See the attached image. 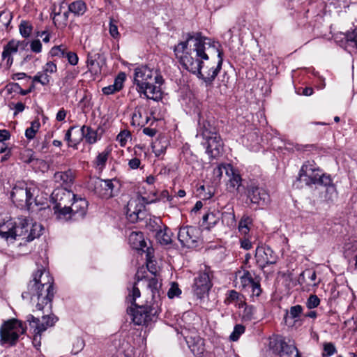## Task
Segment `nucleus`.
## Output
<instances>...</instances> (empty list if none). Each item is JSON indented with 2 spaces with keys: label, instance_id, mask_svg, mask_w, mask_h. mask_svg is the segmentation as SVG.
Instances as JSON below:
<instances>
[{
  "label": "nucleus",
  "instance_id": "49",
  "mask_svg": "<svg viewBox=\"0 0 357 357\" xmlns=\"http://www.w3.org/2000/svg\"><path fill=\"white\" fill-rule=\"evenodd\" d=\"M65 57L67 58L68 61L70 65L75 66L78 63V56L74 52H67Z\"/></svg>",
  "mask_w": 357,
  "mask_h": 357
},
{
  "label": "nucleus",
  "instance_id": "1",
  "mask_svg": "<svg viewBox=\"0 0 357 357\" xmlns=\"http://www.w3.org/2000/svg\"><path fill=\"white\" fill-rule=\"evenodd\" d=\"M220 47L200 33H188L186 40L174 47V52L186 70L197 75L206 86H211L222 68L223 53Z\"/></svg>",
  "mask_w": 357,
  "mask_h": 357
},
{
  "label": "nucleus",
  "instance_id": "22",
  "mask_svg": "<svg viewBox=\"0 0 357 357\" xmlns=\"http://www.w3.org/2000/svg\"><path fill=\"white\" fill-rule=\"evenodd\" d=\"M75 175L71 169L65 172H58L54 175V181L61 185H70L73 183Z\"/></svg>",
  "mask_w": 357,
  "mask_h": 357
},
{
  "label": "nucleus",
  "instance_id": "4",
  "mask_svg": "<svg viewBox=\"0 0 357 357\" xmlns=\"http://www.w3.org/2000/svg\"><path fill=\"white\" fill-rule=\"evenodd\" d=\"M42 230L40 224L26 218L19 219L18 222L8 219L0 222V236L8 243L17 239H22L24 243L32 241L41 235Z\"/></svg>",
  "mask_w": 357,
  "mask_h": 357
},
{
  "label": "nucleus",
  "instance_id": "17",
  "mask_svg": "<svg viewBox=\"0 0 357 357\" xmlns=\"http://www.w3.org/2000/svg\"><path fill=\"white\" fill-rule=\"evenodd\" d=\"M88 202L85 199H77L75 196V199H73L70 206L68 208V214L66 215V221L69 220H76L79 218H82L86 212Z\"/></svg>",
  "mask_w": 357,
  "mask_h": 357
},
{
  "label": "nucleus",
  "instance_id": "20",
  "mask_svg": "<svg viewBox=\"0 0 357 357\" xmlns=\"http://www.w3.org/2000/svg\"><path fill=\"white\" fill-rule=\"evenodd\" d=\"M220 215L219 211L207 212L202 217L201 226L207 230H211L218 223Z\"/></svg>",
  "mask_w": 357,
  "mask_h": 357
},
{
  "label": "nucleus",
  "instance_id": "24",
  "mask_svg": "<svg viewBox=\"0 0 357 357\" xmlns=\"http://www.w3.org/2000/svg\"><path fill=\"white\" fill-rule=\"evenodd\" d=\"M227 176L229 177V181L227 183L228 188L231 191L236 190V191L239 192L240 188L241 185L242 179H241L240 174H238L234 170L233 167H231V174H229V175H227Z\"/></svg>",
  "mask_w": 357,
  "mask_h": 357
},
{
  "label": "nucleus",
  "instance_id": "28",
  "mask_svg": "<svg viewBox=\"0 0 357 357\" xmlns=\"http://www.w3.org/2000/svg\"><path fill=\"white\" fill-rule=\"evenodd\" d=\"M81 132L89 144H94L98 140L97 132L93 130L91 127L83 126L81 128Z\"/></svg>",
  "mask_w": 357,
  "mask_h": 357
},
{
  "label": "nucleus",
  "instance_id": "23",
  "mask_svg": "<svg viewBox=\"0 0 357 357\" xmlns=\"http://www.w3.org/2000/svg\"><path fill=\"white\" fill-rule=\"evenodd\" d=\"M124 80L125 74H119L115 79L113 84L102 88V91L103 93L105 95H110L119 91L123 88Z\"/></svg>",
  "mask_w": 357,
  "mask_h": 357
},
{
  "label": "nucleus",
  "instance_id": "51",
  "mask_svg": "<svg viewBox=\"0 0 357 357\" xmlns=\"http://www.w3.org/2000/svg\"><path fill=\"white\" fill-rule=\"evenodd\" d=\"M32 52L35 53H40L42 50V43L39 40H33L30 45Z\"/></svg>",
  "mask_w": 357,
  "mask_h": 357
},
{
  "label": "nucleus",
  "instance_id": "27",
  "mask_svg": "<svg viewBox=\"0 0 357 357\" xmlns=\"http://www.w3.org/2000/svg\"><path fill=\"white\" fill-rule=\"evenodd\" d=\"M86 10V6L82 0L75 1L68 6V11L75 15H82Z\"/></svg>",
  "mask_w": 357,
  "mask_h": 357
},
{
  "label": "nucleus",
  "instance_id": "47",
  "mask_svg": "<svg viewBox=\"0 0 357 357\" xmlns=\"http://www.w3.org/2000/svg\"><path fill=\"white\" fill-rule=\"evenodd\" d=\"M336 352L335 345L331 342H327L324 344V356H331Z\"/></svg>",
  "mask_w": 357,
  "mask_h": 357
},
{
  "label": "nucleus",
  "instance_id": "64",
  "mask_svg": "<svg viewBox=\"0 0 357 357\" xmlns=\"http://www.w3.org/2000/svg\"><path fill=\"white\" fill-rule=\"evenodd\" d=\"M41 334L42 333L36 334V333H34L33 343L35 347H38V346L40 345Z\"/></svg>",
  "mask_w": 357,
  "mask_h": 357
},
{
  "label": "nucleus",
  "instance_id": "10",
  "mask_svg": "<svg viewBox=\"0 0 357 357\" xmlns=\"http://www.w3.org/2000/svg\"><path fill=\"white\" fill-rule=\"evenodd\" d=\"M234 283L235 287L241 290L246 291L250 288L252 296L258 297L261 294L259 281L255 280L247 270H241L236 273Z\"/></svg>",
  "mask_w": 357,
  "mask_h": 357
},
{
  "label": "nucleus",
  "instance_id": "63",
  "mask_svg": "<svg viewBox=\"0 0 357 357\" xmlns=\"http://www.w3.org/2000/svg\"><path fill=\"white\" fill-rule=\"evenodd\" d=\"M143 132L149 137H153L156 134V130L153 128H144L143 129Z\"/></svg>",
  "mask_w": 357,
  "mask_h": 357
},
{
  "label": "nucleus",
  "instance_id": "46",
  "mask_svg": "<svg viewBox=\"0 0 357 357\" xmlns=\"http://www.w3.org/2000/svg\"><path fill=\"white\" fill-rule=\"evenodd\" d=\"M181 294V290L179 289L178 285L173 282L171 287L169 288L167 296L169 298H173L176 296H178Z\"/></svg>",
  "mask_w": 357,
  "mask_h": 357
},
{
  "label": "nucleus",
  "instance_id": "35",
  "mask_svg": "<svg viewBox=\"0 0 357 357\" xmlns=\"http://www.w3.org/2000/svg\"><path fill=\"white\" fill-rule=\"evenodd\" d=\"M40 124L38 120H36L31 122V126L27 128L25 130V136L29 139H33L36 132L38 131L40 128Z\"/></svg>",
  "mask_w": 357,
  "mask_h": 357
},
{
  "label": "nucleus",
  "instance_id": "13",
  "mask_svg": "<svg viewBox=\"0 0 357 357\" xmlns=\"http://www.w3.org/2000/svg\"><path fill=\"white\" fill-rule=\"evenodd\" d=\"M255 257L261 269H264L268 265L276 264L278 259V255L268 246H258Z\"/></svg>",
  "mask_w": 357,
  "mask_h": 357
},
{
  "label": "nucleus",
  "instance_id": "30",
  "mask_svg": "<svg viewBox=\"0 0 357 357\" xmlns=\"http://www.w3.org/2000/svg\"><path fill=\"white\" fill-rule=\"evenodd\" d=\"M29 158L27 160H24V162L31 164L32 167L36 168L38 167L41 171H45L47 169V162L41 159L35 158L32 153V151H27Z\"/></svg>",
  "mask_w": 357,
  "mask_h": 357
},
{
  "label": "nucleus",
  "instance_id": "21",
  "mask_svg": "<svg viewBox=\"0 0 357 357\" xmlns=\"http://www.w3.org/2000/svg\"><path fill=\"white\" fill-rule=\"evenodd\" d=\"M128 241L135 250H143L146 246L144 235L140 231H132L128 236Z\"/></svg>",
  "mask_w": 357,
  "mask_h": 357
},
{
  "label": "nucleus",
  "instance_id": "34",
  "mask_svg": "<svg viewBox=\"0 0 357 357\" xmlns=\"http://www.w3.org/2000/svg\"><path fill=\"white\" fill-rule=\"evenodd\" d=\"M100 187L105 190L103 196L110 197L112 196L114 184L112 180H101L99 182Z\"/></svg>",
  "mask_w": 357,
  "mask_h": 357
},
{
  "label": "nucleus",
  "instance_id": "57",
  "mask_svg": "<svg viewBox=\"0 0 357 357\" xmlns=\"http://www.w3.org/2000/svg\"><path fill=\"white\" fill-rule=\"evenodd\" d=\"M142 118V113L139 109H135L132 116V122L133 125H140L143 122L140 121Z\"/></svg>",
  "mask_w": 357,
  "mask_h": 357
},
{
  "label": "nucleus",
  "instance_id": "15",
  "mask_svg": "<svg viewBox=\"0 0 357 357\" xmlns=\"http://www.w3.org/2000/svg\"><path fill=\"white\" fill-rule=\"evenodd\" d=\"M57 320V317L53 314L43 316L41 321L32 314L26 316V321L34 329V333L36 334L42 333L49 327L53 326Z\"/></svg>",
  "mask_w": 357,
  "mask_h": 357
},
{
  "label": "nucleus",
  "instance_id": "38",
  "mask_svg": "<svg viewBox=\"0 0 357 357\" xmlns=\"http://www.w3.org/2000/svg\"><path fill=\"white\" fill-rule=\"evenodd\" d=\"M12 20L11 13L8 11L0 13V29L7 28Z\"/></svg>",
  "mask_w": 357,
  "mask_h": 357
},
{
  "label": "nucleus",
  "instance_id": "50",
  "mask_svg": "<svg viewBox=\"0 0 357 357\" xmlns=\"http://www.w3.org/2000/svg\"><path fill=\"white\" fill-rule=\"evenodd\" d=\"M305 275H307L310 281L314 282L317 278L316 272L311 270H305L300 275V280H303Z\"/></svg>",
  "mask_w": 357,
  "mask_h": 357
},
{
  "label": "nucleus",
  "instance_id": "56",
  "mask_svg": "<svg viewBox=\"0 0 357 357\" xmlns=\"http://www.w3.org/2000/svg\"><path fill=\"white\" fill-rule=\"evenodd\" d=\"M40 75V84L43 86L47 85L50 82V76L44 70L38 72Z\"/></svg>",
  "mask_w": 357,
  "mask_h": 357
},
{
  "label": "nucleus",
  "instance_id": "6",
  "mask_svg": "<svg viewBox=\"0 0 357 357\" xmlns=\"http://www.w3.org/2000/svg\"><path fill=\"white\" fill-rule=\"evenodd\" d=\"M298 179L307 185L317 183L327 187V191H335L330 176L322 173L313 162H307L302 166Z\"/></svg>",
  "mask_w": 357,
  "mask_h": 357
},
{
  "label": "nucleus",
  "instance_id": "25",
  "mask_svg": "<svg viewBox=\"0 0 357 357\" xmlns=\"http://www.w3.org/2000/svg\"><path fill=\"white\" fill-rule=\"evenodd\" d=\"M231 167L232 166L229 164H219L217 165L213 170V182L216 183L220 182L224 172L227 176L231 174Z\"/></svg>",
  "mask_w": 357,
  "mask_h": 357
},
{
  "label": "nucleus",
  "instance_id": "48",
  "mask_svg": "<svg viewBox=\"0 0 357 357\" xmlns=\"http://www.w3.org/2000/svg\"><path fill=\"white\" fill-rule=\"evenodd\" d=\"M87 66L90 71L97 73L100 71L99 65L91 56H88Z\"/></svg>",
  "mask_w": 357,
  "mask_h": 357
},
{
  "label": "nucleus",
  "instance_id": "5",
  "mask_svg": "<svg viewBox=\"0 0 357 357\" xmlns=\"http://www.w3.org/2000/svg\"><path fill=\"white\" fill-rule=\"evenodd\" d=\"M162 82V76L157 71L146 66L135 70L134 83L137 85V91L148 99L159 100L162 98L160 85Z\"/></svg>",
  "mask_w": 357,
  "mask_h": 357
},
{
  "label": "nucleus",
  "instance_id": "12",
  "mask_svg": "<svg viewBox=\"0 0 357 357\" xmlns=\"http://www.w3.org/2000/svg\"><path fill=\"white\" fill-rule=\"evenodd\" d=\"M247 200L253 205L264 207L269 202V195L262 188L250 184L246 191Z\"/></svg>",
  "mask_w": 357,
  "mask_h": 357
},
{
  "label": "nucleus",
  "instance_id": "62",
  "mask_svg": "<svg viewBox=\"0 0 357 357\" xmlns=\"http://www.w3.org/2000/svg\"><path fill=\"white\" fill-rule=\"evenodd\" d=\"M10 137V132L6 130H0V142H5L9 139Z\"/></svg>",
  "mask_w": 357,
  "mask_h": 357
},
{
  "label": "nucleus",
  "instance_id": "44",
  "mask_svg": "<svg viewBox=\"0 0 357 357\" xmlns=\"http://www.w3.org/2000/svg\"><path fill=\"white\" fill-rule=\"evenodd\" d=\"M320 303V299L316 295H310L306 302V306L309 309L317 307Z\"/></svg>",
  "mask_w": 357,
  "mask_h": 357
},
{
  "label": "nucleus",
  "instance_id": "52",
  "mask_svg": "<svg viewBox=\"0 0 357 357\" xmlns=\"http://www.w3.org/2000/svg\"><path fill=\"white\" fill-rule=\"evenodd\" d=\"M346 39L348 41L354 43L357 47V26L354 29L352 32H348L346 33Z\"/></svg>",
  "mask_w": 357,
  "mask_h": 357
},
{
  "label": "nucleus",
  "instance_id": "53",
  "mask_svg": "<svg viewBox=\"0 0 357 357\" xmlns=\"http://www.w3.org/2000/svg\"><path fill=\"white\" fill-rule=\"evenodd\" d=\"M57 68L56 65L53 62H47L45 66L43 67V70L47 74L54 73L56 72Z\"/></svg>",
  "mask_w": 357,
  "mask_h": 357
},
{
  "label": "nucleus",
  "instance_id": "41",
  "mask_svg": "<svg viewBox=\"0 0 357 357\" xmlns=\"http://www.w3.org/2000/svg\"><path fill=\"white\" fill-rule=\"evenodd\" d=\"M108 154H109V151H104L98 155V156L95 160V164L96 165L97 167H99L101 168L105 165V163L108 158Z\"/></svg>",
  "mask_w": 357,
  "mask_h": 357
},
{
  "label": "nucleus",
  "instance_id": "43",
  "mask_svg": "<svg viewBox=\"0 0 357 357\" xmlns=\"http://www.w3.org/2000/svg\"><path fill=\"white\" fill-rule=\"evenodd\" d=\"M136 202V200L134 199H131L128 202L126 214L129 215L130 218H132L133 215L137 216L139 212L140 211V209H132L134 206L137 205Z\"/></svg>",
  "mask_w": 357,
  "mask_h": 357
},
{
  "label": "nucleus",
  "instance_id": "55",
  "mask_svg": "<svg viewBox=\"0 0 357 357\" xmlns=\"http://www.w3.org/2000/svg\"><path fill=\"white\" fill-rule=\"evenodd\" d=\"M240 245L241 248L245 250H249L252 247V242L248 238L246 237L240 239Z\"/></svg>",
  "mask_w": 357,
  "mask_h": 357
},
{
  "label": "nucleus",
  "instance_id": "26",
  "mask_svg": "<svg viewBox=\"0 0 357 357\" xmlns=\"http://www.w3.org/2000/svg\"><path fill=\"white\" fill-rule=\"evenodd\" d=\"M155 238L160 244L168 245L172 242V232L167 227L164 226L163 229L157 231Z\"/></svg>",
  "mask_w": 357,
  "mask_h": 357
},
{
  "label": "nucleus",
  "instance_id": "59",
  "mask_svg": "<svg viewBox=\"0 0 357 357\" xmlns=\"http://www.w3.org/2000/svg\"><path fill=\"white\" fill-rule=\"evenodd\" d=\"M141 164V161L139 159L137 158H134L129 160L128 165L130 169H136L138 167H139V165Z\"/></svg>",
  "mask_w": 357,
  "mask_h": 357
},
{
  "label": "nucleus",
  "instance_id": "61",
  "mask_svg": "<svg viewBox=\"0 0 357 357\" xmlns=\"http://www.w3.org/2000/svg\"><path fill=\"white\" fill-rule=\"evenodd\" d=\"M66 114L67 112L63 108L60 109L56 114V119L58 121H63L66 116Z\"/></svg>",
  "mask_w": 357,
  "mask_h": 357
},
{
  "label": "nucleus",
  "instance_id": "29",
  "mask_svg": "<svg viewBox=\"0 0 357 357\" xmlns=\"http://www.w3.org/2000/svg\"><path fill=\"white\" fill-rule=\"evenodd\" d=\"M146 273H147L146 268H145V267L142 266L137 270L136 275H135L136 282H135L132 288L134 287H137V284H138L141 282L146 281V282H147V287H148V289L149 291V294H151V289L149 287V280L151 279H153V278L149 277L146 275ZM154 279L158 280V279L156 278H154Z\"/></svg>",
  "mask_w": 357,
  "mask_h": 357
},
{
  "label": "nucleus",
  "instance_id": "33",
  "mask_svg": "<svg viewBox=\"0 0 357 357\" xmlns=\"http://www.w3.org/2000/svg\"><path fill=\"white\" fill-rule=\"evenodd\" d=\"M226 301L228 303L236 302V304L239 307H241L245 305V303L243 301V296L234 290H231L229 291Z\"/></svg>",
  "mask_w": 357,
  "mask_h": 357
},
{
  "label": "nucleus",
  "instance_id": "37",
  "mask_svg": "<svg viewBox=\"0 0 357 357\" xmlns=\"http://www.w3.org/2000/svg\"><path fill=\"white\" fill-rule=\"evenodd\" d=\"M303 307L300 305H296L294 306H292L290 308V310L289 312L287 313L286 317H284L285 321H287V319H296L298 318L302 313Z\"/></svg>",
  "mask_w": 357,
  "mask_h": 357
},
{
  "label": "nucleus",
  "instance_id": "2",
  "mask_svg": "<svg viewBox=\"0 0 357 357\" xmlns=\"http://www.w3.org/2000/svg\"><path fill=\"white\" fill-rule=\"evenodd\" d=\"M149 287L151 289V298L146 301L139 300L140 291L138 287H134L129 291L127 301L135 307H129L128 312L132 316V321L135 325H146L153 321L160 311L161 305V283L155 280H149Z\"/></svg>",
  "mask_w": 357,
  "mask_h": 357
},
{
  "label": "nucleus",
  "instance_id": "58",
  "mask_svg": "<svg viewBox=\"0 0 357 357\" xmlns=\"http://www.w3.org/2000/svg\"><path fill=\"white\" fill-rule=\"evenodd\" d=\"M79 71L76 70H73L71 71H67L66 75L64 78V81L66 82L74 79L78 75Z\"/></svg>",
  "mask_w": 357,
  "mask_h": 357
},
{
  "label": "nucleus",
  "instance_id": "45",
  "mask_svg": "<svg viewBox=\"0 0 357 357\" xmlns=\"http://www.w3.org/2000/svg\"><path fill=\"white\" fill-rule=\"evenodd\" d=\"M130 137V133L129 131L123 130L117 135L116 140L120 143L121 146H124Z\"/></svg>",
  "mask_w": 357,
  "mask_h": 357
},
{
  "label": "nucleus",
  "instance_id": "60",
  "mask_svg": "<svg viewBox=\"0 0 357 357\" xmlns=\"http://www.w3.org/2000/svg\"><path fill=\"white\" fill-rule=\"evenodd\" d=\"M158 146L159 144H158L157 142L153 144L152 145L153 151L158 157L163 154V153L165 152V149H163L162 148H159Z\"/></svg>",
  "mask_w": 357,
  "mask_h": 357
},
{
  "label": "nucleus",
  "instance_id": "19",
  "mask_svg": "<svg viewBox=\"0 0 357 357\" xmlns=\"http://www.w3.org/2000/svg\"><path fill=\"white\" fill-rule=\"evenodd\" d=\"M20 44V41L12 40L4 46L2 58L3 60H6L8 66L10 67L13 64V59L12 56L17 52Z\"/></svg>",
  "mask_w": 357,
  "mask_h": 357
},
{
  "label": "nucleus",
  "instance_id": "3",
  "mask_svg": "<svg viewBox=\"0 0 357 357\" xmlns=\"http://www.w3.org/2000/svg\"><path fill=\"white\" fill-rule=\"evenodd\" d=\"M53 278L49 272L38 270L27 285V291L22 294L23 299L30 298L36 305V310L41 311L45 307H52L54 297Z\"/></svg>",
  "mask_w": 357,
  "mask_h": 357
},
{
  "label": "nucleus",
  "instance_id": "11",
  "mask_svg": "<svg viewBox=\"0 0 357 357\" xmlns=\"http://www.w3.org/2000/svg\"><path fill=\"white\" fill-rule=\"evenodd\" d=\"M270 346L278 353L280 357H301V354L294 343H291L290 340L287 342L282 337L271 340Z\"/></svg>",
  "mask_w": 357,
  "mask_h": 357
},
{
  "label": "nucleus",
  "instance_id": "31",
  "mask_svg": "<svg viewBox=\"0 0 357 357\" xmlns=\"http://www.w3.org/2000/svg\"><path fill=\"white\" fill-rule=\"evenodd\" d=\"M252 223L251 218L247 215L242 217L238 223V231L242 235L246 236L250 231V226Z\"/></svg>",
  "mask_w": 357,
  "mask_h": 357
},
{
  "label": "nucleus",
  "instance_id": "40",
  "mask_svg": "<svg viewBox=\"0 0 357 357\" xmlns=\"http://www.w3.org/2000/svg\"><path fill=\"white\" fill-rule=\"evenodd\" d=\"M67 53V48L65 45H61L53 47L50 50V54L53 56L65 57Z\"/></svg>",
  "mask_w": 357,
  "mask_h": 357
},
{
  "label": "nucleus",
  "instance_id": "8",
  "mask_svg": "<svg viewBox=\"0 0 357 357\" xmlns=\"http://www.w3.org/2000/svg\"><path fill=\"white\" fill-rule=\"evenodd\" d=\"M75 195L73 192L66 188H57L52 194V200L54 203L53 210L59 220L66 221V215L68 214V208Z\"/></svg>",
  "mask_w": 357,
  "mask_h": 357
},
{
  "label": "nucleus",
  "instance_id": "9",
  "mask_svg": "<svg viewBox=\"0 0 357 357\" xmlns=\"http://www.w3.org/2000/svg\"><path fill=\"white\" fill-rule=\"evenodd\" d=\"M26 332L24 324L16 319H12L5 321L0 328V343L14 345L17 342L20 335Z\"/></svg>",
  "mask_w": 357,
  "mask_h": 357
},
{
  "label": "nucleus",
  "instance_id": "18",
  "mask_svg": "<svg viewBox=\"0 0 357 357\" xmlns=\"http://www.w3.org/2000/svg\"><path fill=\"white\" fill-rule=\"evenodd\" d=\"M11 198L14 202L17 203L21 206L25 205L29 207L34 202L33 195L31 189L26 187L16 186L13 188Z\"/></svg>",
  "mask_w": 357,
  "mask_h": 357
},
{
  "label": "nucleus",
  "instance_id": "42",
  "mask_svg": "<svg viewBox=\"0 0 357 357\" xmlns=\"http://www.w3.org/2000/svg\"><path fill=\"white\" fill-rule=\"evenodd\" d=\"M245 332V327L243 325L238 324L236 325L233 332L230 335V340L232 341H236L238 340L240 335H241Z\"/></svg>",
  "mask_w": 357,
  "mask_h": 357
},
{
  "label": "nucleus",
  "instance_id": "7",
  "mask_svg": "<svg viewBox=\"0 0 357 357\" xmlns=\"http://www.w3.org/2000/svg\"><path fill=\"white\" fill-rule=\"evenodd\" d=\"M200 135L206 140L202 144L206 146L208 155L213 158L218 157L222 150V142L215 128L206 121L203 123L202 127H200Z\"/></svg>",
  "mask_w": 357,
  "mask_h": 357
},
{
  "label": "nucleus",
  "instance_id": "54",
  "mask_svg": "<svg viewBox=\"0 0 357 357\" xmlns=\"http://www.w3.org/2000/svg\"><path fill=\"white\" fill-rule=\"evenodd\" d=\"M109 31L110 35L113 38H116L119 35V33L118 31L117 25L114 23V20L112 19H111L110 22H109Z\"/></svg>",
  "mask_w": 357,
  "mask_h": 357
},
{
  "label": "nucleus",
  "instance_id": "16",
  "mask_svg": "<svg viewBox=\"0 0 357 357\" xmlns=\"http://www.w3.org/2000/svg\"><path fill=\"white\" fill-rule=\"evenodd\" d=\"M199 237V231L197 228L186 226L180 228L178 233V239L184 247L192 248L195 246Z\"/></svg>",
  "mask_w": 357,
  "mask_h": 357
},
{
  "label": "nucleus",
  "instance_id": "32",
  "mask_svg": "<svg viewBox=\"0 0 357 357\" xmlns=\"http://www.w3.org/2000/svg\"><path fill=\"white\" fill-rule=\"evenodd\" d=\"M68 12H64L62 15L61 12H55L53 17L54 24L59 28L64 27L67 24L68 19Z\"/></svg>",
  "mask_w": 357,
  "mask_h": 357
},
{
  "label": "nucleus",
  "instance_id": "39",
  "mask_svg": "<svg viewBox=\"0 0 357 357\" xmlns=\"http://www.w3.org/2000/svg\"><path fill=\"white\" fill-rule=\"evenodd\" d=\"M245 309L243 314V319L246 321H250L255 319L256 309L253 305H244Z\"/></svg>",
  "mask_w": 357,
  "mask_h": 357
},
{
  "label": "nucleus",
  "instance_id": "36",
  "mask_svg": "<svg viewBox=\"0 0 357 357\" xmlns=\"http://www.w3.org/2000/svg\"><path fill=\"white\" fill-rule=\"evenodd\" d=\"M32 30L33 26L29 22L23 20L20 22L19 31L22 37L28 38L31 35Z\"/></svg>",
  "mask_w": 357,
  "mask_h": 357
},
{
  "label": "nucleus",
  "instance_id": "14",
  "mask_svg": "<svg viewBox=\"0 0 357 357\" xmlns=\"http://www.w3.org/2000/svg\"><path fill=\"white\" fill-rule=\"evenodd\" d=\"M211 286L210 271L206 268L204 271H200L195 278L193 292L199 298H202L208 292Z\"/></svg>",
  "mask_w": 357,
  "mask_h": 357
}]
</instances>
